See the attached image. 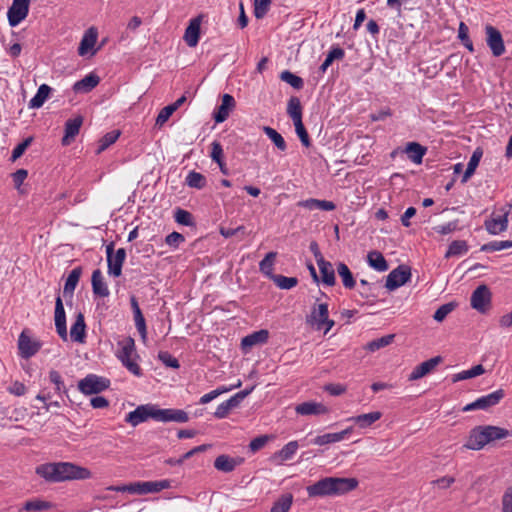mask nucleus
Listing matches in <instances>:
<instances>
[{
    "label": "nucleus",
    "instance_id": "e2e57ef3",
    "mask_svg": "<svg viewBox=\"0 0 512 512\" xmlns=\"http://www.w3.org/2000/svg\"><path fill=\"white\" fill-rule=\"evenodd\" d=\"M133 315H134L135 326H136L139 334L141 335L142 339L145 340L147 337V328H146L145 318H144L141 310L136 311V313H134Z\"/></svg>",
    "mask_w": 512,
    "mask_h": 512
},
{
    "label": "nucleus",
    "instance_id": "052dcab7",
    "mask_svg": "<svg viewBox=\"0 0 512 512\" xmlns=\"http://www.w3.org/2000/svg\"><path fill=\"white\" fill-rule=\"evenodd\" d=\"M456 307V304L449 302L441 305L434 313L433 318L437 322H442Z\"/></svg>",
    "mask_w": 512,
    "mask_h": 512
},
{
    "label": "nucleus",
    "instance_id": "a878e982",
    "mask_svg": "<svg viewBox=\"0 0 512 512\" xmlns=\"http://www.w3.org/2000/svg\"><path fill=\"white\" fill-rule=\"evenodd\" d=\"M92 291L96 296L108 297L110 291L106 282L104 281L103 274L100 269H96L92 273L91 277Z\"/></svg>",
    "mask_w": 512,
    "mask_h": 512
},
{
    "label": "nucleus",
    "instance_id": "3c124183",
    "mask_svg": "<svg viewBox=\"0 0 512 512\" xmlns=\"http://www.w3.org/2000/svg\"><path fill=\"white\" fill-rule=\"evenodd\" d=\"M271 280L279 287L280 289H291L298 284V279L296 277H286L283 275H271Z\"/></svg>",
    "mask_w": 512,
    "mask_h": 512
},
{
    "label": "nucleus",
    "instance_id": "6e6552de",
    "mask_svg": "<svg viewBox=\"0 0 512 512\" xmlns=\"http://www.w3.org/2000/svg\"><path fill=\"white\" fill-rule=\"evenodd\" d=\"M411 269L408 266L400 265L393 269L387 276L385 287L393 291L410 280Z\"/></svg>",
    "mask_w": 512,
    "mask_h": 512
},
{
    "label": "nucleus",
    "instance_id": "603ef678",
    "mask_svg": "<svg viewBox=\"0 0 512 512\" xmlns=\"http://www.w3.org/2000/svg\"><path fill=\"white\" fill-rule=\"evenodd\" d=\"M394 337H395L394 334H389V335H385L383 337L374 339L367 344L366 349L369 350L370 352H375L381 348H384V347L390 345L393 342Z\"/></svg>",
    "mask_w": 512,
    "mask_h": 512
},
{
    "label": "nucleus",
    "instance_id": "20e7f679",
    "mask_svg": "<svg viewBox=\"0 0 512 512\" xmlns=\"http://www.w3.org/2000/svg\"><path fill=\"white\" fill-rule=\"evenodd\" d=\"M110 386V380L96 374H88L78 382V389L85 395L98 394Z\"/></svg>",
    "mask_w": 512,
    "mask_h": 512
},
{
    "label": "nucleus",
    "instance_id": "9d476101",
    "mask_svg": "<svg viewBox=\"0 0 512 512\" xmlns=\"http://www.w3.org/2000/svg\"><path fill=\"white\" fill-rule=\"evenodd\" d=\"M504 397V391L502 389H498L488 395L482 396L476 399L474 402L467 404L463 410L471 411V410H487L490 407L497 405L500 400Z\"/></svg>",
    "mask_w": 512,
    "mask_h": 512
},
{
    "label": "nucleus",
    "instance_id": "680f3d73",
    "mask_svg": "<svg viewBox=\"0 0 512 512\" xmlns=\"http://www.w3.org/2000/svg\"><path fill=\"white\" fill-rule=\"evenodd\" d=\"M50 507L51 504L49 502L42 500L27 501L24 505L26 511H43L48 510Z\"/></svg>",
    "mask_w": 512,
    "mask_h": 512
},
{
    "label": "nucleus",
    "instance_id": "0eeeda50",
    "mask_svg": "<svg viewBox=\"0 0 512 512\" xmlns=\"http://www.w3.org/2000/svg\"><path fill=\"white\" fill-rule=\"evenodd\" d=\"M486 44L494 57L505 53V44L501 32L492 25L485 26Z\"/></svg>",
    "mask_w": 512,
    "mask_h": 512
},
{
    "label": "nucleus",
    "instance_id": "864d4df0",
    "mask_svg": "<svg viewBox=\"0 0 512 512\" xmlns=\"http://www.w3.org/2000/svg\"><path fill=\"white\" fill-rule=\"evenodd\" d=\"M276 256H277L276 252H269L266 254L264 259H262L259 263L260 271L263 274H265L266 276H268L270 279H271V275H274L272 273V271H273V264H274V260H275Z\"/></svg>",
    "mask_w": 512,
    "mask_h": 512
},
{
    "label": "nucleus",
    "instance_id": "412c9836",
    "mask_svg": "<svg viewBox=\"0 0 512 512\" xmlns=\"http://www.w3.org/2000/svg\"><path fill=\"white\" fill-rule=\"evenodd\" d=\"M295 411L299 415H323L329 412V409L322 403L308 401L298 404Z\"/></svg>",
    "mask_w": 512,
    "mask_h": 512
},
{
    "label": "nucleus",
    "instance_id": "0e129e2a",
    "mask_svg": "<svg viewBox=\"0 0 512 512\" xmlns=\"http://www.w3.org/2000/svg\"><path fill=\"white\" fill-rule=\"evenodd\" d=\"M158 359L167 367L177 369L180 367L179 361L167 351H160Z\"/></svg>",
    "mask_w": 512,
    "mask_h": 512
},
{
    "label": "nucleus",
    "instance_id": "c85d7f7f",
    "mask_svg": "<svg viewBox=\"0 0 512 512\" xmlns=\"http://www.w3.org/2000/svg\"><path fill=\"white\" fill-rule=\"evenodd\" d=\"M100 78L93 73L86 75L83 79L77 81L73 85L75 92H90L99 84Z\"/></svg>",
    "mask_w": 512,
    "mask_h": 512
},
{
    "label": "nucleus",
    "instance_id": "c9c22d12",
    "mask_svg": "<svg viewBox=\"0 0 512 512\" xmlns=\"http://www.w3.org/2000/svg\"><path fill=\"white\" fill-rule=\"evenodd\" d=\"M51 90V87L47 84L40 85L35 96L29 101V108L37 109L42 107L49 97Z\"/></svg>",
    "mask_w": 512,
    "mask_h": 512
},
{
    "label": "nucleus",
    "instance_id": "473e14b6",
    "mask_svg": "<svg viewBox=\"0 0 512 512\" xmlns=\"http://www.w3.org/2000/svg\"><path fill=\"white\" fill-rule=\"evenodd\" d=\"M82 274V268L81 267H75L68 275L64 289L63 294L64 296L69 295L70 297L73 296L74 290L79 282V279Z\"/></svg>",
    "mask_w": 512,
    "mask_h": 512
},
{
    "label": "nucleus",
    "instance_id": "338daca9",
    "mask_svg": "<svg viewBox=\"0 0 512 512\" xmlns=\"http://www.w3.org/2000/svg\"><path fill=\"white\" fill-rule=\"evenodd\" d=\"M210 157L216 163L224 161V151L220 142L213 141L211 143Z\"/></svg>",
    "mask_w": 512,
    "mask_h": 512
},
{
    "label": "nucleus",
    "instance_id": "e433bc0d",
    "mask_svg": "<svg viewBox=\"0 0 512 512\" xmlns=\"http://www.w3.org/2000/svg\"><path fill=\"white\" fill-rule=\"evenodd\" d=\"M367 262L372 268L379 272H384L388 270V263L386 259L380 252L376 250L368 253Z\"/></svg>",
    "mask_w": 512,
    "mask_h": 512
},
{
    "label": "nucleus",
    "instance_id": "a19ab883",
    "mask_svg": "<svg viewBox=\"0 0 512 512\" xmlns=\"http://www.w3.org/2000/svg\"><path fill=\"white\" fill-rule=\"evenodd\" d=\"M485 373V369L483 365L478 364L476 366H473L471 369L461 371L459 373H456L452 376V382L456 383L462 380L471 379L477 376H480Z\"/></svg>",
    "mask_w": 512,
    "mask_h": 512
},
{
    "label": "nucleus",
    "instance_id": "49530a36",
    "mask_svg": "<svg viewBox=\"0 0 512 512\" xmlns=\"http://www.w3.org/2000/svg\"><path fill=\"white\" fill-rule=\"evenodd\" d=\"M186 184L191 188L203 189L207 184V180L201 173L190 171L186 176Z\"/></svg>",
    "mask_w": 512,
    "mask_h": 512
},
{
    "label": "nucleus",
    "instance_id": "6e6d98bb",
    "mask_svg": "<svg viewBox=\"0 0 512 512\" xmlns=\"http://www.w3.org/2000/svg\"><path fill=\"white\" fill-rule=\"evenodd\" d=\"M120 136V131L113 130L106 133L99 142L97 153H101L106 150L110 145L114 144Z\"/></svg>",
    "mask_w": 512,
    "mask_h": 512
},
{
    "label": "nucleus",
    "instance_id": "5701e85b",
    "mask_svg": "<svg viewBox=\"0 0 512 512\" xmlns=\"http://www.w3.org/2000/svg\"><path fill=\"white\" fill-rule=\"evenodd\" d=\"M114 242L106 246V257L108 265V274L113 277H119L122 274V267L124 262L113 255Z\"/></svg>",
    "mask_w": 512,
    "mask_h": 512
},
{
    "label": "nucleus",
    "instance_id": "6ab92c4d",
    "mask_svg": "<svg viewBox=\"0 0 512 512\" xmlns=\"http://www.w3.org/2000/svg\"><path fill=\"white\" fill-rule=\"evenodd\" d=\"M83 124V117L78 115L74 118L68 119L65 123V134L62 138L64 146L69 145L74 138L78 135L80 128Z\"/></svg>",
    "mask_w": 512,
    "mask_h": 512
},
{
    "label": "nucleus",
    "instance_id": "1a4fd4ad",
    "mask_svg": "<svg viewBox=\"0 0 512 512\" xmlns=\"http://www.w3.org/2000/svg\"><path fill=\"white\" fill-rule=\"evenodd\" d=\"M42 344L36 339H32L26 330H23L18 338L19 355L23 359H29L34 356L41 348Z\"/></svg>",
    "mask_w": 512,
    "mask_h": 512
},
{
    "label": "nucleus",
    "instance_id": "ea45409f",
    "mask_svg": "<svg viewBox=\"0 0 512 512\" xmlns=\"http://www.w3.org/2000/svg\"><path fill=\"white\" fill-rule=\"evenodd\" d=\"M482 150L480 148H477L472 156L470 157V160L468 162V165H467V168L463 174V177H462V180L461 182L462 183H466L469 178L474 174L477 166L479 165V162L481 160V157H482Z\"/></svg>",
    "mask_w": 512,
    "mask_h": 512
},
{
    "label": "nucleus",
    "instance_id": "4c0bfd02",
    "mask_svg": "<svg viewBox=\"0 0 512 512\" xmlns=\"http://www.w3.org/2000/svg\"><path fill=\"white\" fill-rule=\"evenodd\" d=\"M345 57V51L339 46H333L330 51L328 52L326 59L319 67V70L321 73H325L328 67L333 63L335 60H342Z\"/></svg>",
    "mask_w": 512,
    "mask_h": 512
},
{
    "label": "nucleus",
    "instance_id": "58836bf2",
    "mask_svg": "<svg viewBox=\"0 0 512 512\" xmlns=\"http://www.w3.org/2000/svg\"><path fill=\"white\" fill-rule=\"evenodd\" d=\"M337 272L338 275L341 277L343 286L345 288L353 289L355 287L356 281L354 279V276L350 271L349 267L345 263L339 262L337 264Z\"/></svg>",
    "mask_w": 512,
    "mask_h": 512
},
{
    "label": "nucleus",
    "instance_id": "f257e3e1",
    "mask_svg": "<svg viewBox=\"0 0 512 512\" xmlns=\"http://www.w3.org/2000/svg\"><path fill=\"white\" fill-rule=\"evenodd\" d=\"M36 474L52 483L69 480H85L92 476L89 469L71 462L41 464L36 468Z\"/></svg>",
    "mask_w": 512,
    "mask_h": 512
},
{
    "label": "nucleus",
    "instance_id": "79ce46f5",
    "mask_svg": "<svg viewBox=\"0 0 512 512\" xmlns=\"http://www.w3.org/2000/svg\"><path fill=\"white\" fill-rule=\"evenodd\" d=\"M469 246L465 240H454L448 246V249L445 253V258H450L454 256H461L468 252Z\"/></svg>",
    "mask_w": 512,
    "mask_h": 512
},
{
    "label": "nucleus",
    "instance_id": "bb28decb",
    "mask_svg": "<svg viewBox=\"0 0 512 512\" xmlns=\"http://www.w3.org/2000/svg\"><path fill=\"white\" fill-rule=\"evenodd\" d=\"M243 459L233 458L228 455H220L214 461V467L222 472H232L238 465L242 463Z\"/></svg>",
    "mask_w": 512,
    "mask_h": 512
},
{
    "label": "nucleus",
    "instance_id": "cd10ccee",
    "mask_svg": "<svg viewBox=\"0 0 512 512\" xmlns=\"http://www.w3.org/2000/svg\"><path fill=\"white\" fill-rule=\"evenodd\" d=\"M317 264L321 274V281L327 286H333L336 279L332 264L324 258L317 259Z\"/></svg>",
    "mask_w": 512,
    "mask_h": 512
},
{
    "label": "nucleus",
    "instance_id": "2eb2a0df",
    "mask_svg": "<svg viewBox=\"0 0 512 512\" xmlns=\"http://www.w3.org/2000/svg\"><path fill=\"white\" fill-rule=\"evenodd\" d=\"M441 362H442L441 356H435L433 358H430L427 361L420 363L412 370L408 379L410 381H415L420 378H423L424 376L429 374Z\"/></svg>",
    "mask_w": 512,
    "mask_h": 512
},
{
    "label": "nucleus",
    "instance_id": "bf43d9fd",
    "mask_svg": "<svg viewBox=\"0 0 512 512\" xmlns=\"http://www.w3.org/2000/svg\"><path fill=\"white\" fill-rule=\"evenodd\" d=\"M174 219L180 225H184V226H193L194 225L192 214L189 211L181 209V208L176 209V211L174 213Z\"/></svg>",
    "mask_w": 512,
    "mask_h": 512
},
{
    "label": "nucleus",
    "instance_id": "39448f33",
    "mask_svg": "<svg viewBox=\"0 0 512 512\" xmlns=\"http://www.w3.org/2000/svg\"><path fill=\"white\" fill-rule=\"evenodd\" d=\"M157 415L158 407L156 405H140L135 410L127 414L125 421L135 427L140 423L147 421L149 418L157 421Z\"/></svg>",
    "mask_w": 512,
    "mask_h": 512
},
{
    "label": "nucleus",
    "instance_id": "f03ea898",
    "mask_svg": "<svg viewBox=\"0 0 512 512\" xmlns=\"http://www.w3.org/2000/svg\"><path fill=\"white\" fill-rule=\"evenodd\" d=\"M358 486L355 478L325 477L306 487L310 498L342 495Z\"/></svg>",
    "mask_w": 512,
    "mask_h": 512
},
{
    "label": "nucleus",
    "instance_id": "7c9ffc66",
    "mask_svg": "<svg viewBox=\"0 0 512 512\" xmlns=\"http://www.w3.org/2000/svg\"><path fill=\"white\" fill-rule=\"evenodd\" d=\"M382 417L380 411H374L366 414L350 417L348 421H352L357 424L360 428L370 427L373 423L378 421Z\"/></svg>",
    "mask_w": 512,
    "mask_h": 512
},
{
    "label": "nucleus",
    "instance_id": "b1692460",
    "mask_svg": "<svg viewBox=\"0 0 512 512\" xmlns=\"http://www.w3.org/2000/svg\"><path fill=\"white\" fill-rule=\"evenodd\" d=\"M200 17L193 18L185 29L184 40L189 47H195L200 38Z\"/></svg>",
    "mask_w": 512,
    "mask_h": 512
},
{
    "label": "nucleus",
    "instance_id": "c756f323",
    "mask_svg": "<svg viewBox=\"0 0 512 512\" xmlns=\"http://www.w3.org/2000/svg\"><path fill=\"white\" fill-rule=\"evenodd\" d=\"M329 311L326 303H321L314 306L310 315V321L316 324L317 329H321L324 326V321H327Z\"/></svg>",
    "mask_w": 512,
    "mask_h": 512
},
{
    "label": "nucleus",
    "instance_id": "7ed1b4c3",
    "mask_svg": "<svg viewBox=\"0 0 512 512\" xmlns=\"http://www.w3.org/2000/svg\"><path fill=\"white\" fill-rule=\"evenodd\" d=\"M120 347L117 357L132 374L136 376L142 375L140 366L136 363L135 359L138 357L136 354L135 341L131 337H127L118 342Z\"/></svg>",
    "mask_w": 512,
    "mask_h": 512
},
{
    "label": "nucleus",
    "instance_id": "4d7b16f0",
    "mask_svg": "<svg viewBox=\"0 0 512 512\" xmlns=\"http://www.w3.org/2000/svg\"><path fill=\"white\" fill-rule=\"evenodd\" d=\"M511 247H512V241H510V240H499V241L496 240V241H491L489 243L482 245L481 251L494 252V251H501L504 249H508Z\"/></svg>",
    "mask_w": 512,
    "mask_h": 512
},
{
    "label": "nucleus",
    "instance_id": "c03bdc74",
    "mask_svg": "<svg viewBox=\"0 0 512 512\" xmlns=\"http://www.w3.org/2000/svg\"><path fill=\"white\" fill-rule=\"evenodd\" d=\"M293 504V495L286 493L281 495L273 504L270 512H289Z\"/></svg>",
    "mask_w": 512,
    "mask_h": 512
},
{
    "label": "nucleus",
    "instance_id": "2f4dec72",
    "mask_svg": "<svg viewBox=\"0 0 512 512\" xmlns=\"http://www.w3.org/2000/svg\"><path fill=\"white\" fill-rule=\"evenodd\" d=\"M299 206L307 208L309 210H324V211H332L336 208L335 204L332 201L328 200H319V199H307L299 202Z\"/></svg>",
    "mask_w": 512,
    "mask_h": 512
},
{
    "label": "nucleus",
    "instance_id": "f704fd0d",
    "mask_svg": "<svg viewBox=\"0 0 512 512\" xmlns=\"http://www.w3.org/2000/svg\"><path fill=\"white\" fill-rule=\"evenodd\" d=\"M408 158L415 164L422 162L423 156L426 153V148L419 143L410 142L407 144L405 149Z\"/></svg>",
    "mask_w": 512,
    "mask_h": 512
},
{
    "label": "nucleus",
    "instance_id": "de8ad7c7",
    "mask_svg": "<svg viewBox=\"0 0 512 512\" xmlns=\"http://www.w3.org/2000/svg\"><path fill=\"white\" fill-rule=\"evenodd\" d=\"M116 492H128L130 494L145 495L144 482H134L127 485L111 487Z\"/></svg>",
    "mask_w": 512,
    "mask_h": 512
},
{
    "label": "nucleus",
    "instance_id": "4468645a",
    "mask_svg": "<svg viewBox=\"0 0 512 512\" xmlns=\"http://www.w3.org/2000/svg\"><path fill=\"white\" fill-rule=\"evenodd\" d=\"M488 443L489 442L484 427L479 426L471 430L469 438L464 447L471 450H480Z\"/></svg>",
    "mask_w": 512,
    "mask_h": 512
},
{
    "label": "nucleus",
    "instance_id": "aec40b11",
    "mask_svg": "<svg viewBox=\"0 0 512 512\" xmlns=\"http://www.w3.org/2000/svg\"><path fill=\"white\" fill-rule=\"evenodd\" d=\"M269 338V332L268 330L261 329L259 331H255L245 337L241 340V348L245 352H247L249 349L256 345L264 344L268 341Z\"/></svg>",
    "mask_w": 512,
    "mask_h": 512
},
{
    "label": "nucleus",
    "instance_id": "72a5a7b5",
    "mask_svg": "<svg viewBox=\"0 0 512 512\" xmlns=\"http://www.w3.org/2000/svg\"><path fill=\"white\" fill-rule=\"evenodd\" d=\"M298 447L299 445L297 441H290L286 445H284V447L281 450L276 452L273 455L272 459L279 460L280 463L291 460L295 455Z\"/></svg>",
    "mask_w": 512,
    "mask_h": 512
},
{
    "label": "nucleus",
    "instance_id": "ddd939ff",
    "mask_svg": "<svg viewBox=\"0 0 512 512\" xmlns=\"http://www.w3.org/2000/svg\"><path fill=\"white\" fill-rule=\"evenodd\" d=\"M189 420L187 412L181 409H160L158 408L157 421L186 423Z\"/></svg>",
    "mask_w": 512,
    "mask_h": 512
},
{
    "label": "nucleus",
    "instance_id": "5fc2aeb1",
    "mask_svg": "<svg viewBox=\"0 0 512 512\" xmlns=\"http://www.w3.org/2000/svg\"><path fill=\"white\" fill-rule=\"evenodd\" d=\"M280 79L298 90L302 89L304 86L303 79L293 74L289 70H284L283 72H281Z\"/></svg>",
    "mask_w": 512,
    "mask_h": 512
},
{
    "label": "nucleus",
    "instance_id": "09e8293b",
    "mask_svg": "<svg viewBox=\"0 0 512 512\" xmlns=\"http://www.w3.org/2000/svg\"><path fill=\"white\" fill-rule=\"evenodd\" d=\"M170 487H171V481L168 479L144 482L145 494L158 493V492L168 489Z\"/></svg>",
    "mask_w": 512,
    "mask_h": 512
},
{
    "label": "nucleus",
    "instance_id": "423d86ee",
    "mask_svg": "<svg viewBox=\"0 0 512 512\" xmlns=\"http://www.w3.org/2000/svg\"><path fill=\"white\" fill-rule=\"evenodd\" d=\"M492 294L487 285H479L471 294V307L480 313H485L491 305Z\"/></svg>",
    "mask_w": 512,
    "mask_h": 512
},
{
    "label": "nucleus",
    "instance_id": "a211bd4d",
    "mask_svg": "<svg viewBox=\"0 0 512 512\" xmlns=\"http://www.w3.org/2000/svg\"><path fill=\"white\" fill-rule=\"evenodd\" d=\"M508 215L509 210L505 211L502 215L492 217L485 221L486 230L492 234L497 235L507 230L508 228Z\"/></svg>",
    "mask_w": 512,
    "mask_h": 512
},
{
    "label": "nucleus",
    "instance_id": "8fccbe9b",
    "mask_svg": "<svg viewBox=\"0 0 512 512\" xmlns=\"http://www.w3.org/2000/svg\"><path fill=\"white\" fill-rule=\"evenodd\" d=\"M484 429L487 434L488 442L504 439L511 434L509 430L497 426H484Z\"/></svg>",
    "mask_w": 512,
    "mask_h": 512
},
{
    "label": "nucleus",
    "instance_id": "393cba45",
    "mask_svg": "<svg viewBox=\"0 0 512 512\" xmlns=\"http://www.w3.org/2000/svg\"><path fill=\"white\" fill-rule=\"evenodd\" d=\"M70 336L74 342L84 343L86 337V324L84 315L79 312L76 315V319L71 326Z\"/></svg>",
    "mask_w": 512,
    "mask_h": 512
},
{
    "label": "nucleus",
    "instance_id": "4be33fe9",
    "mask_svg": "<svg viewBox=\"0 0 512 512\" xmlns=\"http://www.w3.org/2000/svg\"><path fill=\"white\" fill-rule=\"evenodd\" d=\"M352 432V427H349L343 431L336 433H326L323 435H318L311 440V443L318 446H324L332 443H337L346 438Z\"/></svg>",
    "mask_w": 512,
    "mask_h": 512
},
{
    "label": "nucleus",
    "instance_id": "dca6fc26",
    "mask_svg": "<svg viewBox=\"0 0 512 512\" xmlns=\"http://www.w3.org/2000/svg\"><path fill=\"white\" fill-rule=\"evenodd\" d=\"M55 327L58 335L63 339L67 340V327H66V315L63 306V302L60 296H57L55 301Z\"/></svg>",
    "mask_w": 512,
    "mask_h": 512
},
{
    "label": "nucleus",
    "instance_id": "f8f14e48",
    "mask_svg": "<svg viewBox=\"0 0 512 512\" xmlns=\"http://www.w3.org/2000/svg\"><path fill=\"white\" fill-rule=\"evenodd\" d=\"M98 38V30L96 27L92 26L88 28L80 41L79 47H78V54L80 56H85L89 52H91V55H95L96 49H94V46L97 42Z\"/></svg>",
    "mask_w": 512,
    "mask_h": 512
},
{
    "label": "nucleus",
    "instance_id": "13d9d810",
    "mask_svg": "<svg viewBox=\"0 0 512 512\" xmlns=\"http://www.w3.org/2000/svg\"><path fill=\"white\" fill-rule=\"evenodd\" d=\"M271 0H253L254 16L257 19L264 18L270 10Z\"/></svg>",
    "mask_w": 512,
    "mask_h": 512
},
{
    "label": "nucleus",
    "instance_id": "37998d69",
    "mask_svg": "<svg viewBox=\"0 0 512 512\" xmlns=\"http://www.w3.org/2000/svg\"><path fill=\"white\" fill-rule=\"evenodd\" d=\"M287 114L294 122L302 120V106L298 97L292 96L287 103Z\"/></svg>",
    "mask_w": 512,
    "mask_h": 512
},
{
    "label": "nucleus",
    "instance_id": "a18cd8bd",
    "mask_svg": "<svg viewBox=\"0 0 512 512\" xmlns=\"http://www.w3.org/2000/svg\"><path fill=\"white\" fill-rule=\"evenodd\" d=\"M263 132L267 135V137L274 143V145L280 151H285L287 149V144L283 138V136L278 133L275 129L269 126H263Z\"/></svg>",
    "mask_w": 512,
    "mask_h": 512
},
{
    "label": "nucleus",
    "instance_id": "f3484780",
    "mask_svg": "<svg viewBox=\"0 0 512 512\" xmlns=\"http://www.w3.org/2000/svg\"><path fill=\"white\" fill-rule=\"evenodd\" d=\"M236 102L233 96L230 94H224L222 96V103L214 112L213 118L216 123L224 122L228 117L230 112L235 108Z\"/></svg>",
    "mask_w": 512,
    "mask_h": 512
},
{
    "label": "nucleus",
    "instance_id": "774afa93",
    "mask_svg": "<svg viewBox=\"0 0 512 512\" xmlns=\"http://www.w3.org/2000/svg\"><path fill=\"white\" fill-rule=\"evenodd\" d=\"M502 511L512 512V487L508 488L502 496Z\"/></svg>",
    "mask_w": 512,
    "mask_h": 512
},
{
    "label": "nucleus",
    "instance_id": "69168bd1",
    "mask_svg": "<svg viewBox=\"0 0 512 512\" xmlns=\"http://www.w3.org/2000/svg\"><path fill=\"white\" fill-rule=\"evenodd\" d=\"M294 126H295L296 134H297V135H298V137L300 138L301 143H302L305 147H309V146H310V144H311V142H310V138H309V135H308L307 130L305 129V127H304V125H303L302 120H301V121L294 122Z\"/></svg>",
    "mask_w": 512,
    "mask_h": 512
},
{
    "label": "nucleus",
    "instance_id": "9b49d317",
    "mask_svg": "<svg viewBox=\"0 0 512 512\" xmlns=\"http://www.w3.org/2000/svg\"><path fill=\"white\" fill-rule=\"evenodd\" d=\"M30 0H13L11 7L8 9V21L10 26L15 27L23 21L29 12Z\"/></svg>",
    "mask_w": 512,
    "mask_h": 512
}]
</instances>
